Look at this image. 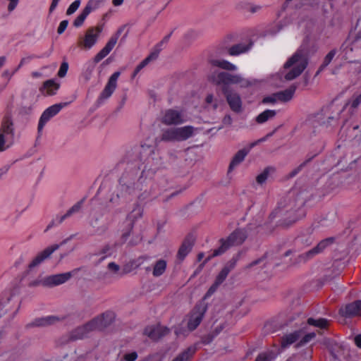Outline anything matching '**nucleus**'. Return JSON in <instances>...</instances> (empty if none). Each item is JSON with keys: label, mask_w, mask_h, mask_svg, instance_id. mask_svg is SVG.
<instances>
[{"label": "nucleus", "mask_w": 361, "mask_h": 361, "mask_svg": "<svg viewBox=\"0 0 361 361\" xmlns=\"http://www.w3.org/2000/svg\"><path fill=\"white\" fill-rule=\"evenodd\" d=\"M14 75V73L9 71L8 70H6L2 73V77L6 78L10 80L12 76Z\"/></svg>", "instance_id": "obj_55"}, {"label": "nucleus", "mask_w": 361, "mask_h": 361, "mask_svg": "<svg viewBox=\"0 0 361 361\" xmlns=\"http://www.w3.org/2000/svg\"><path fill=\"white\" fill-rule=\"evenodd\" d=\"M336 50L333 49L327 54V55L325 56V58L324 59L322 65L320 67V70H322L323 68H324L326 66H327L331 63L333 58L336 55Z\"/></svg>", "instance_id": "obj_41"}, {"label": "nucleus", "mask_w": 361, "mask_h": 361, "mask_svg": "<svg viewBox=\"0 0 361 361\" xmlns=\"http://www.w3.org/2000/svg\"><path fill=\"white\" fill-rule=\"evenodd\" d=\"M93 69H94V66L92 64H90L89 66L87 67L86 73H85L87 80L90 79V77L93 71Z\"/></svg>", "instance_id": "obj_54"}, {"label": "nucleus", "mask_w": 361, "mask_h": 361, "mask_svg": "<svg viewBox=\"0 0 361 361\" xmlns=\"http://www.w3.org/2000/svg\"><path fill=\"white\" fill-rule=\"evenodd\" d=\"M68 63L66 61L63 62L61 64L60 68L58 71V76L60 78H63L68 71Z\"/></svg>", "instance_id": "obj_42"}, {"label": "nucleus", "mask_w": 361, "mask_h": 361, "mask_svg": "<svg viewBox=\"0 0 361 361\" xmlns=\"http://www.w3.org/2000/svg\"><path fill=\"white\" fill-rule=\"evenodd\" d=\"M248 152L249 149H242L235 154L228 166L229 173L233 171L241 162H243Z\"/></svg>", "instance_id": "obj_27"}, {"label": "nucleus", "mask_w": 361, "mask_h": 361, "mask_svg": "<svg viewBox=\"0 0 361 361\" xmlns=\"http://www.w3.org/2000/svg\"><path fill=\"white\" fill-rule=\"evenodd\" d=\"M121 73L118 71L114 73L109 78L104 89L99 95L100 100H104L111 96L117 87V80Z\"/></svg>", "instance_id": "obj_17"}, {"label": "nucleus", "mask_w": 361, "mask_h": 361, "mask_svg": "<svg viewBox=\"0 0 361 361\" xmlns=\"http://www.w3.org/2000/svg\"><path fill=\"white\" fill-rule=\"evenodd\" d=\"M17 3L18 1H10L8 6V10L9 12H11L16 8V7L17 6Z\"/></svg>", "instance_id": "obj_56"}, {"label": "nucleus", "mask_w": 361, "mask_h": 361, "mask_svg": "<svg viewBox=\"0 0 361 361\" xmlns=\"http://www.w3.org/2000/svg\"><path fill=\"white\" fill-rule=\"evenodd\" d=\"M333 238H328L321 240L316 247L310 250L305 253L300 255L299 256L300 262H305L312 258L314 255L322 252L326 247L331 245L333 243Z\"/></svg>", "instance_id": "obj_15"}, {"label": "nucleus", "mask_w": 361, "mask_h": 361, "mask_svg": "<svg viewBox=\"0 0 361 361\" xmlns=\"http://www.w3.org/2000/svg\"><path fill=\"white\" fill-rule=\"evenodd\" d=\"M102 30V25L89 27L84 36L79 38L78 46L86 50L90 49L97 44Z\"/></svg>", "instance_id": "obj_8"}, {"label": "nucleus", "mask_w": 361, "mask_h": 361, "mask_svg": "<svg viewBox=\"0 0 361 361\" xmlns=\"http://www.w3.org/2000/svg\"><path fill=\"white\" fill-rule=\"evenodd\" d=\"M307 162V161H305L303 162L302 164H301L297 169H295V170H293L292 172H291V176H295L296 174H298L299 173V171L305 166V165L306 164V163Z\"/></svg>", "instance_id": "obj_53"}, {"label": "nucleus", "mask_w": 361, "mask_h": 361, "mask_svg": "<svg viewBox=\"0 0 361 361\" xmlns=\"http://www.w3.org/2000/svg\"><path fill=\"white\" fill-rule=\"evenodd\" d=\"M270 170L271 169L267 168L257 176L256 180L257 183L263 184L264 183H265V181L268 178Z\"/></svg>", "instance_id": "obj_40"}, {"label": "nucleus", "mask_w": 361, "mask_h": 361, "mask_svg": "<svg viewBox=\"0 0 361 361\" xmlns=\"http://www.w3.org/2000/svg\"><path fill=\"white\" fill-rule=\"evenodd\" d=\"M307 61L303 51L298 49L284 64L285 70H289L285 75L286 80H292L298 77L305 69Z\"/></svg>", "instance_id": "obj_4"}, {"label": "nucleus", "mask_w": 361, "mask_h": 361, "mask_svg": "<svg viewBox=\"0 0 361 361\" xmlns=\"http://www.w3.org/2000/svg\"><path fill=\"white\" fill-rule=\"evenodd\" d=\"M220 284H216V282L215 281L214 284L209 288L208 291L206 293L205 297H209L211 296L217 289V288L219 286Z\"/></svg>", "instance_id": "obj_51"}, {"label": "nucleus", "mask_w": 361, "mask_h": 361, "mask_svg": "<svg viewBox=\"0 0 361 361\" xmlns=\"http://www.w3.org/2000/svg\"><path fill=\"white\" fill-rule=\"evenodd\" d=\"M278 101H279V98H278V94L276 92L275 94H273L271 96L264 97L262 100V102L264 104H269V103L274 104Z\"/></svg>", "instance_id": "obj_43"}, {"label": "nucleus", "mask_w": 361, "mask_h": 361, "mask_svg": "<svg viewBox=\"0 0 361 361\" xmlns=\"http://www.w3.org/2000/svg\"><path fill=\"white\" fill-rule=\"evenodd\" d=\"M60 85L56 82L54 80H48L45 81L40 88V92L44 95H54L59 90Z\"/></svg>", "instance_id": "obj_28"}, {"label": "nucleus", "mask_w": 361, "mask_h": 361, "mask_svg": "<svg viewBox=\"0 0 361 361\" xmlns=\"http://www.w3.org/2000/svg\"><path fill=\"white\" fill-rule=\"evenodd\" d=\"M195 353L194 347H189L178 354L172 361H189Z\"/></svg>", "instance_id": "obj_34"}, {"label": "nucleus", "mask_w": 361, "mask_h": 361, "mask_svg": "<svg viewBox=\"0 0 361 361\" xmlns=\"http://www.w3.org/2000/svg\"><path fill=\"white\" fill-rule=\"evenodd\" d=\"M59 320V319L57 317L47 316L46 317H42V318L37 319L35 321L34 324L35 326H44L54 324L56 322H58Z\"/></svg>", "instance_id": "obj_37"}, {"label": "nucleus", "mask_w": 361, "mask_h": 361, "mask_svg": "<svg viewBox=\"0 0 361 361\" xmlns=\"http://www.w3.org/2000/svg\"><path fill=\"white\" fill-rule=\"evenodd\" d=\"M14 124L9 116L3 118L0 126V152L6 151L14 143Z\"/></svg>", "instance_id": "obj_6"}, {"label": "nucleus", "mask_w": 361, "mask_h": 361, "mask_svg": "<svg viewBox=\"0 0 361 361\" xmlns=\"http://www.w3.org/2000/svg\"><path fill=\"white\" fill-rule=\"evenodd\" d=\"M169 329L165 326H147L145 329L144 334L150 339L156 341L168 334Z\"/></svg>", "instance_id": "obj_20"}, {"label": "nucleus", "mask_w": 361, "mask_h": 361, "mask_svg": "<svg viewBox=\"0 0 361 361\" xmlns=\"http://www.w3.org/2000/svg\"><path fill=\"white\" fill-rule=\"evenodd\" d=\"M209 63L213 66L219 67L221 69L226 71H236L237 66L228 61L216 59L213 56H210L209 59Z\"/></svg>", "instance_id": "obj_26"}, {"label": "nucleus", "mask_w": 361, "mask_h": 361, "mask_svg": "<svg viewBox=\"0 0 361 361\" xmlns=\"http://www.w3.org/2000/svg\"><path fill=\"white\" fill-rule=\"evenodd\" d=\"M59 245L55 244L47 247L43 251L39 252L29 264V269L32 270L35 267L39 266L46 259L49 258L54 251L57 250L59 248Z\"/></svg>", "instance_id": "obj_16"}, {"label": "nucleus", "mask_w": 361, "mask_h": 361, "mask_svg": "<svg viewBox=\"0 0 361 361\" xmlns=\"http://www.w3.org/2000/svg\"><path fill=\"white\" fill-rule=\"evenodd\" d=\"M302 335V331H295L294 332L284 335L281 338V345L283 348H287L294 343Z\"/></svg>", "instance_id": "obj_29"}, {"label": "nucleus", "mask_w": 361, "mask_h": 361, "mask_svg": "<svg viewBox=\"0 0 361 361\" xmlns=\"http://www.w3.org/2000/svg\"><path fill=\"white\" fill-rule=\"evenodd\" d=\"M143 213V209L139 206L136 205L133 209L131 211L130 214L127 216V219L130 221L129 224V229L127 232H125L122 235V239L123 242H125L128 236L130 235V231L133 227L134 222L142 217Z\"/></svg>", "instance_id": "obj_22"}, {"label": "nucleus", "mask_w": 361, "mask_h": 361, "mask_svg": "<svg viewBox=\"0 0 361 361\" xmlns=\"http://www.w3.org/2000/svg\"><path fill=\"white\" fill-rule=\"evenodd\" d=\"M269 135H270V134H269V135H267V136H265V137H262V138L259 139V140H257V142H264V141H265V140H267V138ZM255 145H256V142L252 143V144L251 145V147H253V146H255Z\"/></svg>", "instance_id": "obj_62"}, {"label": "nucleus", "mask_w": 361, "mask_h": 361, "mask_svg": "<svg viewBox=\"0 0 361 361\" xmlns=\"http://www.w3.org/2000/svg\"><path fill=\"white\" fill-rule=\"evenodd\" d=\"M271 359V357L267 353H262L257 357L255 361H270Z\"/></svg>", "instance_id": "obj_50"}, {"label": "nucleus", "mask_w": 361, "mask_h": 361, "mask_svg": "<svg viewBox=\"0 0 361 361\" xmlns=\"http://www.w3.org/2000/svg\"><path fill=\"white\" fill-rule=\"evenodd\" d=\"M339 314L344 317L361 316V300H356L342 307L339 310Z\"/></svg>", "instance_id": "obj_19"}, {"label": "nucleus", "mask_w": 361, "mask_h": 361, "mask_svg": "<svg viewBox=\"0 0 361 361\" xmlns=\"http://www.w3.org/2000/svg\"><path fill=\"white\" fill-rule=\"evenodd\" d=\"M108 269L111 272L116 274L119 271L120 267L115 262H110L108 264Z\"/></svg>", "instance_id": "obj_49"}, {"label": "nucleus", "mask_w": 361, "mask_h": 361, "mask_svg": "<svg viewBox=\"0 0 361 361\" xmlns=\"http://www.w3.org/2000/svg\"><path fill=\"white\" fill-rule=\"evenodd\" d=\"M72 276V272H66L46 276L41 279L40 284L43 286L53 287L64 283Z\"/></svg>", "instance_id": "obj_14"}, {"label": "nucleus", "mask_w": 361, "mask_h": 361, "mask_svg": "<svg viewBox=\"0 0 361 361\" xmlns=\"http://www.w3.org/2000/svg\"><path fill=\"white\" fill-rule=\"evenodd\" d=\"M296 87L295 86H291L289 88L277 92L279 101L282 102H286L290 101L295 92Z\"/></svg>", "instance_id": "obj_32"}, {"label": "nucleus", "mask_w": 361, "mask_h": 361, "mask_svg": "<svg viewBox=\"0 0 361 361\" xmlns=\"http://www.w3.org/2000/svg\"><path fill=\"white\" fill-rule=\"evenodd\" d=\"M207 312V306L204 302L197 304L190 312L188 317L187 326L190 331L195 330L201 323Z\"/></svg>", "instance_id": "obj_10"}, {"label": "nucleus", "mask_w": 361, "mask_h": 361, "mask_svg": "<svg viewBox=\"0 0 361 361\" xmlns=\"http://www.w3.org/2000/svg\"><path fill=\"white\" fill-rule=\"evenodd\" d=\"M205 100H206V102H207V104H211V103H212V102H213V100H214V97H213V95H212V94H209V95H207V97H206V99H205Z\"/></svg>", "instance_id": "obj_60"}, {"label": "nucleus", "mask_w": 361, "mask_h": 361, "mask_svg": "<svg viewBox=\"0 0 361 361\" xmlns=\"http://www.w3.org/2000/svg\"><path fill=\"white\" fill-rule=\"evenodd\" d=\"M276 111L275 110H265L257 116L256 121L258 123H264L268 120L274 118L276 116Z\"/></svg>", "instance_id": "obj_38"}, {"label": "nucleus", "mask_w": 361, "mask_h": 361, "mask_svg": "<svg viewBox=\"0 0 361 361\" xmlns=\"http://www.w3.org/2000/svg\"><path fill=\"white\" fill-rule=\"evenodd\" d=\"M307 324L311 326H314L315 327L319 328V329H326L329 325V321L324 318H309L307 319Z\"/></svg>", "instance_id": "obj_35"}, {"label": "nucleus", "mask_w": 361, "mask_h": 361, "mask_svg": "<svg viewBox=\"0 0 361 361\" xmlns=\"http://www.w3.org/2000/svg\"><path fill=\"white\" fill-rule=\"evenodd\" d=\"M355 345L361 348V335H357L354 338Z\"/></svg>", "instance_id": "obj_58"}, {"label": "nucleus", "mask_w": 361, "mask_h": 361, "mask_svg": "<svg viewBox=\"0 0 361 361\" xmlns=\"http://www.w3.org/2000/svg\"><path fill=\"white\" fill-rule=\"evenodd\" d=\"M247 238V233L244 229H237L234 231L227 239L221 240V246L214 250L212 253L208 256L206 261L211 257L219 256L224 253L230 247L241 245Z\"/></svg>", "instance_id": "obj_5"}, {"label": "nucleus", "mask_w": 361, "mask_h": 361, "mask_svg": "<svg viewBox=\"0 0 361 361\" xmlns=\"http://www.w3.org/2000/svg\"><path fill=\"white\" fill-rule=\"evenodd\" d=\"M124 27H121L118 29L116 32L114 34L106 45L102 48L94 56V63H99L100 61H102L104 58H105L114 49L115 45L117 43V41L120 37V35L123 32Z\"/></svg>", "instance_id": "obj_12"}, {"label": "nucleus", "mask_w": 361, "mask_h": 361, "mask_svg": "<svg viewBox=\"0 0 361 361\" xmlns=\"http://www.w3.org/2000/svg\"><path fill=\"white\" fill-rule=\"evenodd\" d=\"M137 358V354L136 352L126 353L123 356V360L125 361H135Z\"/></svg>", "instance_id": "obj_46"}, {"label": "nucleus", "mask_w": 361, "mask_h": 361, "mask_svg": "<svg viewBox=\"0 0 361 361\" xmlns=\"http://www.w3.org/2000/svg\"><path fill=\"white\" fill-rule=\"evenodd\" d=\"M252 45L253 43L250 39L238 42L234 36L230 35L224 39L220 54H227L231 56H237L247 53L252 49Z\"/></svg>", "instance_id": "obj_3"}, {"label": "nucleus", "mask_w": 361, "mask_h": 361, "mask_svg": "<svg viewBox=\"0 0 361 361\" xmlns=\"http://www.w3.org/2000/svg\"><path fill=\"white\" fill-rule=\"evenodd\" d=\"M223 92L226 95L227 102L231 109L235 112L241 111L242 102L240 96L235 92H229L227 88H224Z\"/></svg>", "instance_id": "obj_21"}, {"label": "nucleus", "mask_w": 361, "mask_h": 361, "mask_svg": "<svg viewBox=\"0 0 361 361\" xmlns=\"http://www.w3.org/2000/svg\"><path fill=\"white\" fill-rule=\"evenodd\" d=\"M154 195V192H147V190H145L144 192H142L141 195L138 196V198L140 200H144Z\"/></svg>", "instance_id": "obj_52"}, {"label": "nucleus", "mask_w": 361, "mask_h": 361, "mask_svg": "<svg viewBox=\"0 0 361 361\" xmlns=\"http://www.w3.org/2000/svg\"><path fill=\"white\" fill-rule=\"evenodd\" d=\"M361 104V92L354 93L352 97L348 99L343 107V110H348L350 114H353L358 106Z\"/></svg>", "instance_id": "obj_24"}, {"label": "nucleus", "mask_w": 361, "mask_h": 361, "mask_svg": "<svg viewBox=\"0 0 361 361\" xmlns=\"http://www.w3.org/2000/svg\"><path fill=\"white\" fill-rule=\"evenodd\" d=\"M259 262H260V260H259V259H258V260H255V261L252 262V263H250V264L247 266V267H252V266H254V265H255V264H257Z\"/></svg>", "instance_id": "obj_64"}, {"label": "nucleus", "mask_w": 361, "mask_h": 361, "mask_svg": "<svg viewBox=\"0 0 361 361\" xmlns=\"http://www.w3.org/2000/svg\"><path fill=\"white\" fill-rule=\"evenodd\" d=\"M193 245V240L191 238H187L182 243L178 252V257L183 259L191 250Z\"/></svg>", "instance_id": "obj_30"}, {"label": "nucleus", "mask_w": 361, "mask_h": 361, "mask_svg": "<svg viewBox=\"0 0 361 361\" xmlns=\"http://www.w3.org/2000/svg\"><path fill=\"white\" fill-rule=\"evenodd\" d=\"M80 1H73L67 9V15L73 14L80 6Z\"/></svg>", "instance_id": "obj_45"}, {"label": "nucleus", "mask_w": 361, "mask_h": 361, "mask_svg": "<svg viewBox=\"0 0 361 361\" xmlns=\"http://www.w3.org/2000/svg\"><path fill=\"white\" fill-rule=\"evenodd\" d=\"M167 263L166 261L164 259H159L157 260L154 267L152 270V274L155 277H158L161 276L166 269Z\"/></svg>", "instance_id": "obj_33"}, {"label": "nucleus", "mask_w": 361, "mask_h": 361, "mask_svg": "<svg viewBox=\"0 0 361 361\" xmlns=\"http://www.w3.org/2000/svg\"><path fill=\"white\" fill-rule=\"evenodd\" d=\"M57 3L58 1H52L51 6L49 8L50 12H52L56 8V7L57 6Z\"/></svg>", "instance_id": "obj_61"}, {"label": "nucleus", "mask_w": 361, "mask_h": 361, "mask_svg": "<svg viewBox=\"0 0 361 361\" xmlns=\"http://www.w3.org/2000/svg\"><path fill=\"white\" fill-rule=\"evenodd\" d=\"M30 57L23 58L20 60V62L18 65V68H21L24 64L27 63L30 61Z\"/></svg>", "instance_id": "obj_59"}, {"label": "nucleus", "mask_w": 361, "mask_h": 361, "mask_svg": "<svg viewBox=\"0 0 361 361\" xmlns=\"http://www.w3.org/2000/svg\"><path fill=\"white\" fill-rule=\"evenodd\" d=\"M82 201L78 202L70 208L67 212L61 217L59 223H61L64 219L71 216L73 214L78 212L82 207Z\"/></svg>", "instance_id": "obj_39"}, {"label": "nucleus", "mask_w": 361, "mask_h": 361, "mask_svg": "<svg viewBox=\"0 0 361 361\" xmlns=\"http://www.w3.org/2000/svg\"><path fill=\"white\" fill-rule=\"evenodd\" d=\"M92 11V8L91 5L88 4L86 7L84 8L82 12L75 18L73 22V25L75 27H80L82 25L85 19L89 15V13Z\"/></svg>", "instance_id": "obj_36"}, {"label": "nucleus", "mask_w": 361, "mask_h": 361, "mask_svg": "<svg viewBox=\"0 0 361 361\" xmlns=\"http://www.w3.org/2000/svg\"><path fill=\"white\" fill-rule=\"evenodd\" d=\"M160 51L161 49H159L157 51L152 52L146 59H145L139 65H137L133 72V78L135 77L136 75L151 61L156 59L158 57Z\"/></svg>", "instance_id": "obj_31"}, {"label": "nucleus", "mask_w": 361, "mask_h": 361, "mask_svg": "<svg viewBox=\"0 0 361 361\" xmlns=\"http://www.w3.org/2000/svg\"><path fill=\"white\" fill-rule=\"evenodd\" d=\"M121 73L118 71L114 73L109 78L104 89L99 95L100 100H104L111 96L117 87V80Z\"/></svg>", "instance_id": "obj_18"}, {"label": "nucleus", "mask_w": 361, "mask_h": 361, "mask_svg": "<svg viewBox=\"0 0 361 361\" xmlns=\"http://www.w3.org/2000/svg\"><path fill=\"white\" fill-rule=\"evenodd\" d=\"M114 319V314L112 312H106L95 317L84 326L77 328L74 332L73 337L77 339L82 338L91 331L104 329L111 324Z\"/></svg>", "instance_id": "obj_2"}, {"label": "nucleus", "mask_w": 361, "mask_h": 361, "mask_svg": "<svg viewBox=\"0 0 361 361\" xmlns=\"http://www.w3.org/2000/svg\"><path fill=\"white\" fill-rule=\"evenodd\" d=\"M209 80L216 85L240 84L245 85L247 84V81L240 75H233L226 72H215L209 76Z\"/></svg>", "instance_id": "obj_9"}, {"label": "nucleus", "mask_w": 361, "mask_h": 361, "mask_svg": "<svg viewBox=\"0 0 361 361\" xmlns=\"http://www.w3.org/2000/svg\"><path fill=\"white\" fill-rule=\"evenodd\" d=\"M236 8L243 13L247 14L258 12L262 6L254 4L252 1H238Z\"/></svg>", "instance_id": "obj_25"}, {"label": "nucleus", "mask_w": 361, "mask_h": 361, "mask_svg": "<svg viewBox=\"0 0 361 361\" xmlns=\"http://www.w3.org/2000/svg\"><path fill=\"white\" fill-rule=\"evenodd\" d=\"M6 60V59L5 56H0V68L4 65Z\"/></svg>", "instance_id": "obj_63"}, {"label": "nucleus", "mask_w": 361, "mask_h": 361, "mask_svg": "<svg viewBox=\"0 0 361 361\" xmlns=\"http://www.w3.org/2000/svg\"><path fill=\"white\" fill-rule=\"evenodd\" d=\"M171 34H172V32H171L170 34L165 36L163 38V39L159 44H157L156 50L154 51H157L159 49H162L161 47L163 46V44H166L169 42V40L171 36Z\"/></svg>", "instance_id": "obj_47"}, {"label": "nucleus", "mask_w": 361, "mask_h": 361, "mask_svg": "<svg viewBox=\"0 0 361 361\" xmlns=\"http://www.w3.org/2000/svg\"><path fill=\"white\" fill-rule=\"evenodd\" d=\"M67 103L56 104L47 108L41 115L38 123V133H40L46 123L54 116H56Z\"/></svg>", "instance_id": "obj_13"}, {"label": "nucleus", "mask_w": 361, "mask_h": 361, "mask_svg": "<svg viewBox=\"0 0 361 361\" xmlns=\"http://www.w3.org/2000/svg\"><path fill=\"white\" fill-rule=\"evenodd\" d=\"M239 254H238L235 257H233L228 262V264L222 269V270L220 271V273L218 274V276L216 278L215 281L216 282V284H221L224 280L226 279L228 274L229 272L235 267L238 258H239Z\"/></svg>", "instance_id": "obj_23"}, {"label": "nucleus", "mask_w": 361, "mask_h": 361, "mask_svg": "<svg viewBox=\"0 0 361 361\" xmlns=\"http://www.w3.org/2000/svg\"><path fill=\"white\" fill-rule=\"evenodd\" d=\"M316 336L315 333H309L306 335H305L301 341H300V345H302L306 344L307 343L310 342L311 340H312Z\"/></svg>", "instance_id": "obj_44"}, {"label": "nucleus", "mask_w": 361, "mask_h": 361, "mask_svg": "<svg viewBox=\"0 0 361 361\" xmlns=\"http://www.w3.org/2000/svg\"><path fill=\"white\" fill-rule=\"evenodd\" d=\"M186 121V116L183 111L173 109L166 110L161 118V122L167 126H178Z\"/></svg>", "instance_id": "obj_11"}, {"label": "nucleus", "mask_w": 361, "mask_h": 361, "mask_svg": "<svg viewBox=\"0 0 361 361\" xmlns=\"http://www.w3.org/2000/svg\"><path fill=\"white\" fill-rule=\"evenodd\" d=\"M110 247L109 245H105L101 251L98 253V255H107L109 253Z\"/></svg>", "instance_id": "obj_57"}, {"label": "nucleus", "mask_w": 361, "mask_h": 361, "mask_svg": "<svg viewBox=\"0 0 361 361\" xmlns=\"http://www.w3.org/2000/svg\"><path fill=\"white\" fill-rule=\"evenodd\" d=\"M195 128L192 126L171 128L163 130L161 140L164 142H180L191 137Z\"/></svg>", "instance_id": "obj_7"}, {"label": "nucleus", "mask_w": 361, "mask_h": 361, "mask_svg": "<svg viewBox=\"0 0 361 361\" xmlns=\"http://www.w3.org/2000/svg\"><path fill=\"white\" fill-rule=\"evenodd\" d=\"M144 182L142 176L137 178L133 173H124L120 178L116 195L110 198L109 202L117 205L121 198L136 195L139 191L142 190Z\"/></svg>", "instance_id": "obj_1"}, {"label": "nucleus", "mask_w": 361, "mask_h": 361, "mask_svg": "<svg viewBox=\"0 0 361 361\" xmlns=\"http://www.w3.org/2000/svg\"><path fill=\"white\" fill-rule=\"evenodd\" d=\"M68 25V21L65 20H62L60 24H59V26L57 29V32L61 35L62 34L65 30L66 29L67 26Z\"/></svg>", "instance_id": "obj_48"}]
</instances>
